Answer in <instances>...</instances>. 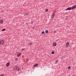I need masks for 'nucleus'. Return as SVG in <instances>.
Returning <instances> with one entry per match:
<instances>
[{"mask_svg": "<svg viewBox=\"0 0 76 76\" xmlns=\"http://www.w3.org/2000/svg\"><path fill=\"white\" fill-rule=\"evenodd\" d=\"M1 44H4V41L3 40H1L0 42Z\"/></svg>", "mask_w": 76, "mask_h": 76, "instance_id": "nucleus-5", "label": "nucleus"}, {"mask_svg": "<svg viewBox=\"0 0 76 76\" xmlns=\"http://www.w3.org/2000/svg\"><path fill=\"white\" fill-rule=\"evenodd\" d=\"M18 58H16V59L18 60Z\"/></svg>", "mask_w": 76, "mask_h": 76, "instance_id": "nucleus-26", "label": "nucleus"}, {"mask_svg": "<svg viewBox=\"0 0 76 76\" xmlns=\"http://www.w3.org/2000/svg\"><path fill=\"white\" fill-rule=\"evenodd\" d=\"M28 14H29L28 13H26L25 15H27Z\"/></svg>", "mask_w": 76, "mask_h": 76, "instance_id": "nucleus-17", "label": "nucleus"}, {"mask_svg": "<svg viewBox=\"0 0 76 76\" xmlns=\"http://www.w3.org/2000/svg\"><path fill=\"white\" fill-rule=\"evenodd\" d=\"M18 68V66H15L13 70H16L17 69V68Z\"/></svg>", "mask_w": 76, "mask_h": 76, "instance_id": "nucleus-2", "label": "nucleus"}, {"mask_svg": "<svg viewBox=\"0 0 76 76\" xmlns=\"http://www.w3.org/2000/svg\"><path fill=\"white\" fill-rule=\"evenodd\" d=\"M58 62V60H57L56 62L55 63H57Z\"/></svg>", "mask_w": 76, "mask_h": 76, "instance_id": "nucleus-22", "label": "nucleus"}, {"mask_svg": "<svg viewBox=\"0 0 76 76\" xmlns=\"http://www.w3.org/2000/svg\"><path fill=\"white\" fill-rule=\"evenodd\" d=\"M26 24H27V23H26Z\"/></svg>", "mask_w": 76, "mask_h": 76, "instance_id": "nucleus-30", "label": "nucleus"}, {"mask_svg": "<svg viewBox=\"0 0 76 76\" xmlns=\"http://www.w3.org/2000/svg\"><path fill=\"white\" fill-rule=\"evenodd\" d=\"M56 31H54V32H55V33H56Z\"/></svg>", "mask_w": 76, "mask_h": 76, "instance_id": "nucleus-27", "label": "nucleus"}, {"mask_svg": "<svg viewBox=\"0 0 76 76\" xmlns=\"http://www.w3.org/2000/svg\"><path fill=\"white\" fill-rule=\"evenodd\" d=\"M38 64H34V66H38Z\"/></svg>", "mask_w": 76, "mask_h": 76, "instance_id": "nucleus-11", "label": "nucleus"}, {"mask_svg": "<svg viewBox=\"0 0 76 76\" xmlns=\"http://www.w3.org/2000/svg\"><path fill=\"white\" fill-rule=\"evenodd\" d=\"M68 69H70V68H71V67H70V66H69V67H68Z\"/></svg>", "mask_w": 76, "mask_h": 76, "instance_id": "nucleus-16", "label": "nucleus"}, {"mask_svg": "<svg viewBox=\"0 0 76 76\" xmlns=\"http://www.w3.org/2000/svg\"><path fill=\"white\" fill-rule=\"evenodd\" d=\"M28 61H29V59H28V58H27V59H26V61L27 62H28Z\"/></svg>", "mask_w": 76, "mask_h": 76, "instance_id": "nucleus-19", "label": "nucleus"}, {"mask_svg": "<svg viewBox=\"0 0 76 76\" xmlns=\"http://www.w3.org/2000/svg\"><path fill=\"white\" fill-rule=\"evenodd\" d=\"M5 30H6V29L5 28H4V29H2L1 31H5Z\"/></svg>", "mask_w": 76, "mask_h": 76, "instance_id": "nucleus-18", "label": "nucleus"}, {"mask_svg": "<svg viewBox=\"0 0 76 76\" xmlns=\"http://www.w3.org/2000/svg\"><path fill=\"white\" fill-rule=\"evenodd\" d=\"M55 53V52H54V51H53L52 52V54H54Z\"/></svg>", "mask_w": 76, "mask_h": 76, "instance_id": "nucleus-14", "label": "nucleus"}, {"mask_svg": "<svg viewBox=\"0 0 76 76\" xmlns=\"http://www.w3.org/2000/svg\"><path fill=\"white\" fill-rule=\"evenodd\" d=\"M33 23V21H32V22H31V23Z\"/></svg>", "mask_w": 76, "mask_h": 76, "instance_id": "nucleus-24", "label": "nucleus"}, {"mask_svg": "<svg viewBox=\"0 0 76 76\" xmlns=\"http://www.w3.org/2000/svg\"><path fill=\"white\" fill-rule=\"evenodd\" d=\"M56 45H57V44H56V42H54V43H53V45H54V46H56Z\"/></svg>", "mask_w": 76, "mask_h": 76, "instance_id": "nucleus-7", "label": "nucleus"}, {"mask_svg": "<svg viewBox=\"0 0 76 76\" xmlns=\"http://www.w3.org/2000/svg\"><path fill=\"white\" fill-rule=\"evenodd\" d=\"M66 46L68 47L69 45V42H67L66 43Z\"/></svg>", "mask_w": 76, "mask_h": 76, "instance_id": "nucleus-6", "label": "nucleus"}, {"mask_svg": "<svg viewBox=\"0 0 76 76\" xmlns=\"http://www.w3.org/2000/svg\"><path fill=\"white\" fill-rule=\"evenodd\" d=\"M72 7H69L68 8H67V9H66V10H72Z\"/></svg>", "mask_w": 76, "mask_h": 76, "instance_id": "nucleus-4", "label": "nucleus"}, {"mask_svg": "<svg viewBox=\"0 0 76 76\" xmlns=\"http://www.w3.org/2000/svg\"><path fill=\"white\" fill-rule=\"evenodd\" d=\"M55 13H56V12H54L53 13V15L52 16V18H53L54 17V16H55Z\"/></svg>", "mask_w": 76, "mask_h": 76, "instance_id": "nucleus-3", "label": "nucleus"}, {"mask_svg": "<svg viewBox=\"0 0 76 76\" xmlns=\"http://www.w3.org/2000/svg\"><path fill=\"white\" fill-rule=\"evenodd\" d=\"M75 5L76 6V5Z\"/></svg>", "mask_w": 76, "mask_h": 76, "instance_id": "nucleus-31", "label": "nucleus"}, {"mask_svg": "<svg viewBox=\"0 0 76 76\" xmlns=\"http://www.w3.org/2000/svg\"><path fill=\"white\" fill-rule=\"evenodd\" d=\"M0 23H1V24H3V20H1L0 21Z\"/></svg>", "mask_w": 76, "mask_h": 76, "instance_id": "nucleus-9", "label": "nucleus"}, {"mask_svg": "<svg viewBox=\"0 0 76 76\" xmlns=\"http://www.w3.org/2000/svg\"><path fill=\"white\" fill-rule=\"evenodd\" d=\"M48 30H46L45 31V33L46 34L48 33Z\"/></svg>", "mask_w": 76, "mask_h": 76, "instance_id": "nucleus-12", "label": "nucleus"}, {"mask_svg": "<svg viewBox=\"0 0 76 76\" xmlns=\"http://www.w3.org/2000/svg\"><path fill=\"white\" fill-rule=\"evenodd\" d=\"M3 75H1L0 76H3Z\"/></svg>", "mask_w": 76, "mask_h": 76, "instance_id": "nucleus-25", "label": "nucleus"}, {"mask_svg": "<svg viewBox=\"0 0 76 76\" xmlns=\"http://www.w3.org/2000/svg\"><path fill=\"white\" fill-rule=\"evenodd\" d=\"M20 68H18V69H17V70L18 71H19L20 70Z\"/></svg>", "mask_w": 76, "mask_h": 76, "instance_id": "nucleus-21", "label": "nucleus"}, {"mask_svg": "<svg viewBox=\"0 0 76 76\" xmlns=\"http://www.w3.org/2000/svg\"><path fill=\"white\" fill-rule=\"evenodd\" d=\"M76 7V5H73V6L72 7V10L74 9H75Z\"/></svg>", "mask_w": 76, "mask_h": 76, "instance_id": "nucleus-1", "label": "nucleus"}, {"mask_svg": "<svg viewBox=\"0 0 76 76\" xmlns=\"http://www.w3.org/2000/svg\"><path fill=\"white\" fill-rule=\"evenodd\" d=\"M33 28H34V27H33Z\"/></svg>", "mask_w": 76, "mask_h": 76, "instance_id": "nucleus-29", "label": "nucleus"}, {"mask_svg": "<svg viewBox=\"0 0 76 76\" xmlns=\"http://www.w3.org/2000/svg\"><path fill=\"white\" fill-rule=\"evenodd\" d=\"M28 44L30 45H32L33 44V43L31 42H30Z\"/></svg>", "mask_w": 76, "mask_h": 76, "instance_id": "nucleus-10", "label": "nucleus"}, {"mask_svg": "<svg viewBox=\"0 0 76 76\" xmlns=\"http://www.w3.org/2000/svg\"><path fill=\"white\" fill-rule=\"evenodd\" d=\"M42 34H45V33L44 31H43L42 32Z\"/></svg>", "mask_w": 76, "mask_h": 76, "instance_id": "nucleus-15", "label": "nucleus"}, {"mask_svg": "<svg viewBox=\"0 0 76 76\" xmlns=\"http://www.w3.org/2000/svg\"><path fill=\"white\" fill-rule=\"evenodd\" d=\"M48 9H46V10H45V11H46V12H48Z\"/></svg>", "mask_w": 76, "mask_h": 76, "instance_id": "nucleus-20", "label": "nucleus"}, {"mask_svg": "<svg viewBox=\"0 0 76 76\" xmlns=\"http://www.w3.org/2000/svg\"><path fill=\"white\" fill-rule=\"evenodd\" d=\"M0 44H1V42H0Z\"/></svg>", "mask_w": 76, "mask_h": 76, "instance_id": "nucleus-28", "label": "nucleus"}, {"mask_svg": "<svg viewBox=\"0 0 76 76\" xmlns=\"http://www.w3.org/2000/svg\"><path fill=\"white\" fill-rule=\"evenodd\" d=\"M25 49V48H23V49L22 50H24Z\"/></svg>", "mask_w": 76, "mask_h": 76, "instance_id": "nucleus-23", "label": "nucleus"}, {"mask_svg": "<svg viewBox=\"0 0 76 76\" xmlns=\"http://www.w3.org/2000/svg\"><path fill=\"white\" fill-rule=\"evenodd\" d=\"M10 65V63H7L6 64V66H8Z\"/></svg>", "mask_w": 76, "mask_h": 76, "instance_id": "nucleus-8", "label": "nucleus"}, {"mask_svg": "<svg viewBox=\"0 0 76 76\" xmlns=\"http://www.w3.org/2000/svg\"><path fill=\"white\" fill-rule=\"evenodd\" d=\"M20 54H21V53H19V54H18L17 55V56H20Z\"/></svg>", "mask_w": 76, "mask_h": 76, "instance_id": "nucleus-13", "label": "nucleus"}]
</instances>
